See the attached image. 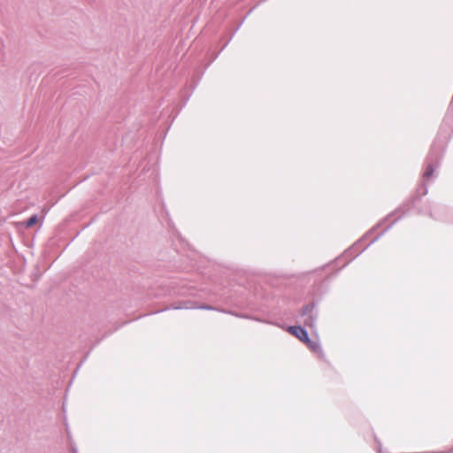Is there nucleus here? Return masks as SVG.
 <instances>
[{"label": "nucleus", "mask_w": 453, "mask_h": 453, "mask_svg": "<svg viewBox=\"0 0 453 453\" xmlns=\"http://www.w3.org/2000/svg\"><path fill=\"white\" fill-rule=\"evenodd\" d=\"M288 331L297 337L300 341L303 342H309V337L307 332L302 328L301 326H291L288 328Z\"/></svg>", "instance_id": "obj_1"}, {"label": "nucleus", "mask_w": 453, "mask_h": 453, "mask_svg": "<svg viewBox=\"0 0 453 453\" xmlns=\"http://www.w3.org/2000/svg\"><path fill=\"white\" fill-rule=\"evenodd\" d=\"M38 221V218L36 215L32 216L26 223H24L27 228L32 227Z\"/></svg>", "instance_id": "obj_2"}, {"label": "nucleus", "mask_w": 453, "mask_h": 453, "mask_svg": "<svg viewBox=\"0 0 453 453\" xmlns=\"http://www.w3.org/2000/svg\"><path fill=\"white\" fill-rule=\"evenodd\" d=\"M312 309H313V305H309V304L305 305L303 307V309L301 311V314L303 316L308 317L309 315H311V313Z\"/></svg>", "instance_id": "obj_3"}, {"label": "nucleus", "mask_w": 453, "mask_h": 453, "mask_svg": "<svg viewBox=\"0 0 453 453\" xmlns=\"http://www.w3.org/2000/svg\"><path fill=\"white\" fill-rule=\"evenodd\" d=\"M313 323H314V318L312 317V315H309L307 317V319H305V320H304V324L310 327L313 326Z\"/></svg>", "instance_id": "obj_4"}, {"label": "nucleus", "mask_w": 453, "mask_h": 453, "mask_svg": "<svg viewBox=\"0 0 453 453\" xmlns=\"http://www.w3.org/2000/svg\"><path fill=\"white\" fill-rule=\"evenodd\" d=\"M433 172H434L433 167L429 165L425 173V177H426V178L430 177L433 174Z\"/></svg>", "instance_id": "obj_5"}, {"label": "nucleus", "mask_w": 453, "mask_h": 453, "mask_svg": "<svg viewBox=\"0 0 453 453\" xmlns=\"http://www.w3.org/2000/svg\"><path fill=\"white\" fill-rule=\"evenodd\" d=\"M310 348H311L312 349H315L316 347H317V344L316 343H313L311 342L310 340H309V342H306Z\"/></svg>", "instance_id": "obj_6"}]
</instances>
